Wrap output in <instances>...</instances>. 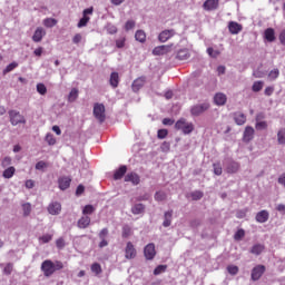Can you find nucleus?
<instances>
[{"label":"nucleus","instance_id":"338daca9","mask_svg":"<svg viewBox=\"0 0 285 285\" xmlns=\"http://www.w3.org/2000/svg\"><path fill=\"white\" fill-rule=\"evenodd\" d=\"M126 46V38H120L116 40V47L117 48H124Z\"/></svg>","mask_w":285,"mask_h":285},{"label":"nucleus","instance_id":"6e6552de","mask_svg":"<svg viewBox=\"0 0 285 285\" xmlns=\"http://www.w3.org/2000/svg\"><path fill=\"white\" fill-rule=\"evenodd\" d=\"M175 35H177L175 29H166L158 35V41H160V43H166V41L173 39Z\"/></svg>","mask_w":285,"mask_h":285},{"label":"nucleus","instance_id":"f3484780","mask_svg":"<svg viewBox=\"0 0 285 285\" xmlns=\"http://www.w3.org/2000/svg\"><path fill=\"white\" fill-rule=\"evenodd\" d=\"M43 37H46V30H43L41 27H38L32 36V41L39 43Z\"/></svg>","mask_w":285,"mask_h":285},{"label":"nucleus","instance_id":"a878e982","mask_svg":"<svg viewBox=\"0 0 285 285\" xmlns=\"http://www.w3.org/2000/svg\"><path fill=\"white\" fill-rule=\"evenodd\" d=\"M164 222H163V226L164 228H168V226H170V224H173V210L166 212L164 215Z\"/></svg>","mask_w":285,"mask_h":285},{"label":"nucleus","instance_id":"c9c22d12","mask_svg":"<svg viewBox=\"0 0 285 285\" xmlns=\"http://www.w3.org/2000/svg\"><path fill=\"white\" fill-rule=\"evenodd\" d=\"M56 24H57V19L55 18H46L43 20V26L46 28H55Z\"/></svg>","mask_w":285,"mask_h":285},{"label":"nucleus","instance_id":"e2e57ef3","mask_svg":"<svg viewBox=\"0 0 285 285\" xmlns=\"http://www.w3.org/2000/svg\"><path fill=\"white\" fill-rule=\"evenodd\" d=\"M135 28V20H128L125 24V30L128 32L129 30H132Z\"/></svg>","mask_w":285,"mask_h":285},{"label":"nucleus","instance_id":"c756f323","mask_svg":"<svg viewBox=\"0 0 285 285\" xmlns=\"http://www.w3.org/2000/svg\"><path fill=\"white\" fill-rule=\"evenodd\" d=\"M14 173H17V169L11 166L4 169V171L2 173V177H4V179H12V177H14Z\"/></svg>","mask_w":285,"mask_h":285},{"label":"nucleus","instance_id":"20e7f679","mask_svg":"<svg viewBox=\"0 0 285 285\" xmlns=\"http://www.w3.org/2000/svg\"><path fill=\"white\" fill-rule=\"evenodd\" d=\"M209 109H210V104H208V102H203V104L194 105L190 108V115L193 117H199L200 115H204V112H206Z\"/></svg>","mask_w":285,"mask_h":285},{"label":"nucleus","instance_id":"052dcab7","mask_svg":"<svg viewBox=\"0 0 285 285\" xmlns=\"http://www.w3.org/2000/svg\"><path fill=\"white\" fill-rule=\"evenodd\" d=\"M248 213V209H240L236 213L237 219H244L246 217V214Z\"/></svg>","mask_w":285,"mask_h":285},{"label":"nucleus","instance_id":"bf43d9fd","mask_svg":"<svg viewBox=\"0 0 285 285\" xmlns=\"http://www.w3.org/2000/svg\"><path fill=\"white\" fill-rule=\"evenodd\" d=\"M269 79L275 80L277 79V77H279V69H273L269 75H268Z\"/></svg>","mask_w":285,"mask_h":285},{"label":"nucleus","instance_id":"13d9d810","mask_svg":"<svg viewBox=\"0 0 285 285\" xmlns=\"http://www.w3.org/2000/svg\"><path fill=\"white\" fill-rule=\"evenodd\" d=\"M10 164H12V158H10V157H4L1 161L2 168H8V166H10Z\"/></svg>","mask_w":285,"mask_h":285},{"label":"nucleus","instance_id":"2eb2a0df","mask_svg":"<svg viewBox=\"0 0 285 285\" xmlns=\"http://www.w3.org/2000/svg\"><path fill=\"white\" fill-rule=\"evenodd\" d=\"M268 217H271L268 210L263 209L256 214V222L258 224H266V222H268Z\"/></svg>","mask_w":285,"mask_h":285},{"label":"nucleus","instance_id":"f03ea898","mask_svg":"<svg viewBox=\"0 0 285 285\" xmlns=\"http://www.w3.org/2000/svg\"><path fill=\"white\" fill-rule=\"evenodd\" d=\"M176 130H181L183 135H190L195 130V125L193 122L186 121L185 118H180L175 124Z\"/></svg>","mask_w":285,"mask_h":285},{"label":"nucleus","instance_id":"4d7b16f0","mask_svg":"<svg viewBox=\"0 0 285 285\" xmlns=\"http://www.w3.org/2000/svg\"><path fill=\"white\" fill-rule=\"evenodd\" d=\"M39 239L40 242H42V244H48L49 242H52V235L46 234L41 236Z\"/></svg>","mask_w":285,"mask_h":285},{"label":"nucleus","instance_id":"603ef678","mask_svg":"<svg viewBox=\"0 0 285 285\" xmlns=\"http://www.w3.org/2000/svg\"><path fill=\"white\" fill-rule=\"evenodd\" d=\"M166 193L165 191H157L156 194H155V200L156 202H165V199H166Z\"/></svg>","mask_w":285,"mask_h":285},{"label":"nucleus","instance_id":"72a5a7b5","mask_svg":"<svg viewBox=\"0 0 285 285\" xmlns=\"http://www.w3.org/2000/svg\"><path fill=\"white\" fill-rule=\"evenodd\" d=\"M277 141L281 146L285 145V128H281L277 132Z\"/></svg>","mask_w":285,"mask_h":285},{"label":"nucleus","instance_id":"c03bdc74","mask_svg":"<svg viewBox=\"0 0 285 285\" xmlns=\"http://www.w3.org/2000/svg\"><path fill=\"white\" fill-rule=\"evenodd\" d=\"M244 237H246V232L244 229H238L235 235H234V239L236 242H239L240 239H244Z\"/></svg>","mask_w":285,"mask_h":285},{"label":"nucleus","instance_id":"4468645a","mask_svg":"<svg viewBox=\"0 0 285 285\" xmlns=\"http://www.w3.org/2000/svg\"><path fill=\"white\" fill-rule=\"evenodd\" d=\"M146 85V77H139L136 80H134L132 85H131V90L134 92H139L140 89L142 88V86Z\"/></svg>","mask_w":285,"mask_h":285},{"label":"nucleus","instance_id":"09e8293b","mask_svg":"<svg viewBox=\"0 0 285 285\" xmlns=\"http://www.w3.org/2000/svg\"><path fill=\"white\" fill-rule=\"evenodd\" d=\"M227 273H229V275H237V273H239V267L237 265H228Z\"/></svg>","mask_w":285,"mask_h":285},{"label":"nucleus","instance_id":"5701e85b","mask_svg":"<svg viewBox=\"0 0 285 285\" xmlns=\"http://www.w3.org/2000/svg\"><path fill=\"white\" fill-rule=\"evenodd\" d=\"M234 121L237 126H244L246 124V115L243 112H235L234 114Z\"/></svg>","mask_w":285,"mask_h":285},{"label":"nucleus","instance_id":"a211bd4d","mask_svg":"<svg viewBox=\"0 0 285 285\" xmlns=\"http://www.w3.org/2000/svg\"><path fill=\"white\" fill-rule=\"evenodd\" d=\"M72 179H70V177H61L58 179V185L60 190H68V188H70V184H71Z\"/></svg>","mask_w":285,"mask_h":285},{"label":"nucleus","instance_id":"a19ab883","mask_svg":"<svg viewBox=\"0 0 285 285\" xmlns=\"http://www.w3.org/2000/svg\"><path fill=\"white\" fill-rule=\"evenodd\" d=\"M45 141H47L49 146H55V144H57V138H55V135L52 134H47Z\"/></svg>","mask_w":285,"mask_h":285},{"label":"nucleus","instance_id":"ea45409f","mask_svg":"<svg viewBox=\"0 0 285 285\" xmlns=\"http://www.w3.org/2000/svg\"><path fill=\"white\" fill-rule=\"evenodd\" d=\"M23 216L28 217L32 213V205L30 203L22 204Z\"/></svg>","mask_w":285,"mask_h":285},{"label":"nucleus","instance_id":"e433bc0d","mask_svg":"<svg viewBox=\"0 0 285 285\" xmlns=\"http://www.w3.org/2000/svg\"><path fill=\"white\" fill-rule=\"evenodd\" d=\"M214 168V175H217V177H220L222 173H224V169L222 168V163H214L213 164Z\"/></svg>","mask_w":285,"mask_h":285},{"label":"nucleus","instance_id":"1a4fd4ad","mask_svg":"<svg viewBox=\"0 0 285 285\" xmlns=\"http://www.w3.org/2000/svg\"><path fill=\"white\" fill-rule=\"evenodd\" d=\"M137 257V249L132 242H128L125 247V259H135Z\"/></svg>","mask_w":285,"mask_h":285},{"label":"nucleus","instance_id":"6e6d98bb","mask_svg":"<svg viewBox=\"0 0 285 285\" xmlns=\"http://www.w3.org/2000/svg\"><path fill=\"white\" fill-rule=\"evenodd\" d=\"M158 139H166L168 137V129H159L157 131Z\"/></svg>","mask_w":285,"mask_h":285},{"label":"nucleus","instance_id":"dca6fc26","mask_svg":"<svg viewBox=\"0 0 285 285\" xmlns=\"http://www.w3.org/2000/svg\"><path fill=\"white\" fill-rule=\"evenodd\" d=\"M125 181H131L134 186H139L141 178L137 175V173H129L125 176Z\"/></svg>","mask_w":285,"mask_h":285},{"label":"nucleus","instance_id":"b1692460","mask_svg":"<svg viewBox=\"0 0 285 285\" xmlns=\"http://www.w3.org/2000/svg\"><path fill=\"white\" fill-rule=\"evenodd\" d=\"M176 58H177L179 61H188V59H190V53L188 52V49H180V50L177 52Z\"/></svg>","mask_w":285,"mask_h":285},{"label":"nucleus","instance_id":"bb28decb","mask_svg":"<svg viewBox=\"0 0 285 285\" xmlns=\"http://www.w3.org/2000/svg\"><path fill=\"white\" fill-rule=\"evenodd\" d=\"M265 248L266 247L262 244H255L250 248L249 253H252V255H262V253H264Z\"/></svg>","mask_w":285,"mask_h":285},{"label":"nucleus","instance_id":"8fccbe9b","mask_svg":"<svg viewBox=\"0 0 285 285\" xmlns=\"http://www.w3.org/2000/svg\"><path fill=\"white\" fill-rule=\"evenodd\" d=\"M19 67V63L17 62H11L9 63L6 69L3 70V73L4 75H8V72H12V70H14V68H18Z\"/></svg>","mask_w":285,"mask_h":285},{"label":"nucleus","instance_id":"6ab92c4d","mask_svg":"<svg viewBox=\"0 0 285 285\" xmlns=\"http://www.w3.org/2000/svg\"><path fill=\"white\" fill-rule=\"evenodd\" d=\"M48 213L49 215H59L61 213V204L57 202L49 204Z\"/></svg>","mask_w":285,"mask_h":285},{"label":"nucleus","instance_id":"c85d7f7f","mask_svg":"<svg viewBox=\"0 0 285 285\" xmlns=\"http://www.w3.org/2000/svg\"><path fill=\"white\" fill-rule=\"evenodd\" d=\"M90 226V217L89 216H82L78 220V228H88Z\"/></svg>","mask_w":285,"mask_h":285},{"label":"nucleus","instance_id":"f8f14e48","mask_svg":"<svg viewBox=\"0 0 285 285\" xmlns=\"http://www.w3.org/2000/svg\"><path fill=\"white\" fill-rule=\"evenodd\" d=\"M203 8H204V10H207V12L217 10L219 8V0H206L203 3Z\"/></svg>","mask_w":285,"mask_h":285},{"label":"nucleus","instance_id":"2f4dec72","mask_svg":"<svg viewBox=\"0 0 285 285\" xmlns=\"http://www.w3.org/2000/svg\"><path fill=\"white\" fill-rule=\"evenodd\" d=\"M144 210H146V207L144 206V204H136L131 208L132 215H141V213H144Z\"/></svg>","mask_w":285,"mask_h":285},{"label":"nucleus","instance_id":"79ce46f5","mask_svg":"<svg viewBox=\"0 0 285 285\" xmlns=\"http://www.w3.org/2000/svg\"><path fill=\"white\" fill-rule=\"evenodd\" d=\"M101 265L99 263H94L91 265V273H95V275H101Z\"/></svg>","mask_w":285,"mask_h":285},{"label":"nucleus","instance_id":"ddd939ff","mask_svg":"<svg viewBox=\"0 0 285 285\" xmlns=\"http://www.w3.org/2000/svg\"><path fill=\"white\" fill-rule=\"evenodd\" d=\"M228 30L230 35H239L244 30V27L239 22L229 21Z\"/></svg>","mask_w":285,"mask_h":285},{"label":"nucleus","instance_id":"680f3d73","mask_svg":"<svg viewBox=\"0 0 285 285\" xmlns=\"http://www.w3.org/2000/svg\"><path fill=\"white\" fill-rule=\"evenodd\" d=\"M274 92H275V87H272V86L266 87L265 90H264V95L266 97H271Z\"/></svg>","mask_w":285,"mask_h":285},{"label":"nucleus","instance_id":"774afa93","mask_svg":"<svg viewBox=\"0 0 285 285\" xmlns=\"http://www.w3.org/2000/svg\"><path fill=\"white\" fill-rule=\"evenodd\" d=\"M278 39H279L282 46H285V29L281 31Z\"/></svg>","mask_w":285,"mask_h":285},{"label":"nucleus","instance_id":"58836bf2","mask_svg":"<svg viewBox=\"0 0 285 285\" xmlns=\"http://www.w3.org/2000/svg\"><path fill=\"white\" fill-rule=\"evenodd\" d=\"M256 130H266L268 128V122L266 120L256 121Z\"/></svg>","mask_w":285,"mask_h":285},{"label":"nucleus","instance_id":"a18cd8bd","mask_svg":"<svg viewBox=\"0 0 285 285\" xmlns=\"http://www.w3.org/2000/svg\"><path fill=\"white\" fill-rule=\"evenodd\" d=\"M207 55H209V57H212L213 59H217V57L222 55V52H219V50L213 49V47H209L207 48Z\"/></svg>","mask_w":285,"mask_h":285},{"label":"nucleus","instance_id":"473e14b6","mask_svg":"<svg viewBox=\"0 0 285 285\" xmlns=\"http://www.w3.org/2000/svg\"><path fill=\"white\" fill-rule=\"evenodd\" d=\"M79 97V89L72 88L68 96V101H77V98Z\"/></svg>","mask_w":285,"mask_h":285},{"label":"nucleus","instance_id":"7c9ffc66","mask_svg":"<svg viewBox=\"0 0 285 285\" xmlns=\"http://www.w3.org/2000/svg\"><path fill=\"white\" fill-rule=\"evenodd\" d=\"M136 41L139 43H146V31L145 30H137L135 33Z\"/></svg>","mask_w":285,"mask_h":285},{"label":"nucleus","instance_id":"4be33fe9","mask_svg":"<svg viewBox=\"0 0 285 285\" xmlns=\"http://www.w3.org/2000/svg\"><path fill=\"white\" fill-rule=\"evenodd\" d=\"M264 38L266 39V41H268L269 43H273V41H275V29L273 28H267L264 31Z\"/></svg>","mask_w":285,"mask_h":285},{"label":"nucleus","instance_id":"37998d69","mask_svg":"<svg viewBox=\"0 0 285 285\" xmlns=\"http://www.w3.org/2000/svg\"><path fill=\"white\" fill-rule=\"evenodd\" d=\"M167 268H168V265H158L154 269V275H161V273H166Z\"/></svg>","mask_w":285,"mask_h":285},{"label":"nucleus","instance_id":"3c124183","mask_svg":"<svg viewBox=\"0 0 285 285\" xmlns=\"http://www.w3.org/2000/svg\"><path fill=\"white\" fill-rule=\"evenodd\" d=\"M88 21H90V17L83 16L78 22V28H85V26H88Z\"/></svg>","mask_w":285,"mask_h":285},{"label":"nucleus","instance_id":"9b49d317","mask_svg":"<svg viewBox=\"0 0 285 285\" xmlns=\"http://www.w3.org/2000/svg\"><path fill=\"white\" fill-rule=\"evenodd\" d=\"M253 139H255V129L247 126L243 134V141H245V144H249V141H253Z\"/></svg>","mask_w":285,"mask_h":285},{"label":"nucleus","instance_id":"864d4df0","mask_svg":"<svg viewBox=\"0 0 285 285\" xmlns=\"http://www.w3.org/2000/svg\"><path fill=\"white\" fill-rule=\"evenodd\" d=\"M37 92H39V95H46L48 92V88H46V85L43 83H38Z\"/></svg>","mask_w":285,"mask_h":285},{"label":"nucleus","instance_id":"de8ad7c7","mask_svg":"<svg viewBox=\"0 0 285 285\" xmlns=\"http://www.w3.org/2000/svg\"><path fill=\"white\" fill-rule=\"evenodd\" d=\"M95 206L92 205H86L82 209V215H92L95 213Z\"/></svg>","mask_w":285,"mask_h":285},{"label":"nucleus","instance_id":"f257e3e1","mask_svg":"<svg viewBox=\"0 0 285 285\" xmlns=\"http://www.w3.org/2000/svg\"><path fill=\"white\" fill-rule=\"evenodd\" d=\"M40 268L46 277H52L57 271H63V262L46 259L41 263Z\"/></svg>","mask_w":285,"mask_h":285},{"label":"nucleus","instance_id":"423d86ee","mask_svg":"<svg viewBox=\"0 0 285 285\" xmlns=\"http://www.w3.org/2000/svg\"><path fill=\"white\" fill-rule=\"evenodd\" d=\"M173 51V45H163V46H158L155 47L153 49V55H155V57H161L163 55H168V52Z\"/></svg>","mask_w":285,"mask_h":285},{"label":"nucleus","instance_id":"0eeeda50","mask_svg":"<svg viewBox=\"0 0 285 285\" xmlns=\"http://www.w3.org/2000/svg\"><path fill=\"white\" fill-rule=\"evenodd\" d=\"M266 273V266L264 265H257L252 269V281L258 282V279H262V275Z\"/></svg>","mask_w":285,"mask_h":285},{"label":"nucleus","instance_id":"5fc2aeb1","mask_svg":"<svg viewBox=\"0 0 285 285\" xmlns=\"http://www.w3.org/2000/svg\"><path fill=\"white\" fill-rule=\"evenodd\" d=\"M13 268L14 266L12 265V263H8L3 268L4 275H12Z\"/></svg>","mask_w":285,"mask_h":285},{"label":"nucleus","instance_id":"69168bd1","mask_svg":"<svg viewBox=\"0 0 285 285\" xmlns=\"http://www.w3.org/2000/svg\"><path fill=\"white\" fill-rule=\"evenodd\" d=\"M56 246H57V248H59V249L65 248V246H66V240H63V238H58V239L56 240Z\"/></svg>","mask_w":285,"mask_h":285},{"label":"nucleus","instance_id":"f704fd0d","mask_svg":"<svg viewBox=\"0 0 285 285\" xmlns=\"http://www.w3.org/2000/svg\"><path fill=\"white\" fill-rule=\"evenodd\" d=\"M264 88V81L262 80H258V81H255L252 86V90L253 92H261V90Z\"/></svg>","mask_w":285,"mask_h":285},{"label":"nucleus","instance_id":"412c9836","mask_svg":"<svg viewBox=\"0 0 285 285\" xmlns=\"http://www.w3.org/2000/svg\"><path fill=\"white\" fill-rule=\"evenodd\" d=\"M128 171V167L126 165L120 166L114 174V179L119 180L124 178V175Z\"/></svg>","mask_w":285,"mask_h":285},{"label":"nucleus","instance_id":"9d476101","mask_svg":"<svg viewBox=\"0 0 285 285\" xmlns=\"http://www.w3.org/2000/svg\"><path fill=\"white\" fill-rule=\"evenodd\" d=\"M144 255H145L146 259H148V261L155 259V255H157V250L155 249V244L149 243L144 248Z\"/></svg>","mask_w":285,"mask_h":285},{"label":"nucleus","instance_id":"0e129e2a","mask_svg":"<svg viewBox=\"0 0 285 285\" xmlns=\"http://www.w3.org/2000/svg\"><path fill=\"white\" fill-rule=\"evenodd\" d=\"M99 239H106L108 237V228H102L98 234Z\"/></svg>","mask_w":285,"mask_h":285},{"label":"nucleus","instance_id":"49530a36","mask_svg":"<svg viewBox=\"0 0 285 285\" xmlns=\"http://www.w3.org/2000/svg\"><path fill=\"white\" fill-rule=\"evenodd\" d=\"M190 197L194 202H199V199H202V197H204V193L203 191H199V190H196V191H193L190 194Z\"/></svg>","mask_w":285,"mask_h":285},{"label":"nucleus","instance_id":"393cba45","mask_svg":"<svg viewBox=\"0 0 285 285\" xmlns=\"http://www.w3.org/2000/svg\"><path fill=\"white\" fill-rule=\"evenodd\" d=\"M239 170V163H236V161H232L227 165L226 167V171L229 174V175H234L235 173H237Z\"/></svg>","mask_w":285,"mask_h":285},{"label":"nucleus","instance_id":"cd10ccee","mask_svg":"<svg viewBox=\"0 0 285 285\" xmlns=\"http://www.w3.org/2000/svg\"><path fill=\"white\" fill-rule=\"evenodd\" d=\"M109 83L111 87L118 88V86H119V73L118 72H116V71L111 72Z\"/></svg>","mask_w":285,"mask_h":285},{"label":"nucleus","instance_id":"7ed1b4c3","mask_svg":"<svg viewBox=\"0 0 285 285\" xmlns=\"http://www.w3.org/2000/svg\"><path fill=\"white\" fill-rule=\"evenodd\" d=\"M94 117L99 124L106 121V106L104 104L96 102L94 105Z\"/></svg>","mask_w":285,"mask_h":285},{"label":"nucleus","instance_id":"aec40b11","mask_svg":"<svg viewBox=\"0 0 285 285\" xmlns=\"http://www.w3.org/2000/svg\"><path fill=\"white\" fill-rule=\"evenodd\" d=\"M227 100L226 95L222 92L216 94L214 97V104H216V106H226Z\"/></svg>","mask_w":285,"mask_h":285},{"label":"nucleus","instance_id":"39448f33","mask_svg":"<svg viewBox=\"0 0 285 285\" xmlns=\"http://www.w3.org/2000/svg\"><path fill=\"white\" fill-rule=\"evenodd\" d=\"M9 118L12 126H19V124H26V117L17 110L9 111Z\"/></svg>","mask_w":285,"mask_h":285},{"label":"nucleus","instance_id":"4c0bfd02","mask_svg":"<svg viewBox=\"0 0 285 285\" xmlns=\"http://www.w3.org/2000/svg\"><path fill=\"white\" fill-rule=\"evenodd\" d=\"M130 235H132V228L129 225H125L122 227V237H124V239H128V237H130Z\"/></svg>","mask_w":285,"mask_h":285}]
</instances>
